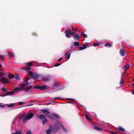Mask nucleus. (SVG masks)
Masks as SVG:
<instances>
[{"label": "nucleus", "mask_w": 134, "mask_h": 134, "mask_svg": "<svg viewBox=\"0 0 134 134\" xmlns=\"http://www.w3.org/2000/svg\"><path fill=\"white\" fill-rule=\"evenodd\" d=\"M33 116L32 113H30L26 116V114L25 113L23 114L19 119V121L23 119V121L24 123H26L27 121L31 119Z\"/></svg>", "instance_id": "1"}, {"label": "nucleus", "mask_w": 134, "mask_h": 134, "mask_svg": "<svg viewBox=\"0 0 134 134\" xmlns=\"http://www.w3.org/2000/svg\"><path fill=\"white\" fill-rule=\"evenodd\" d=\"M28 64V67H24L22 68V69L25 70L28 74L30 75L31 77H32L33 75V72L32 71H29V70L31 69V66L32 65V64L30 62H29Z\"/></svg>", "instance_id": "2"}, {"label": "nucleus", "mask_w": 134, "mask_h": 134, "mask_svg": "<svg viewBox=\"0 0 134 134\" xmlns=\"http://www.w3.org/2000/svg\"><path fill=\"white\" fill-rule=\"evenodd\" d=\"M74 30L75 31H73L72 29H69L66 30L64 33L65 34V35L66 37L70 38V35H74L75 32L77 31L76 29H75Z\"/></svg>", "instance_id": "3"}, {"label": "nucleus", "mask_w": 134, "mask_h": 134, "mask_svg": "<svg viewBox=\"0 0 134 134\" xmlns=\"http://www.w3.org/2000/svg\"><path fill=\"white\" fill-rule=\"evenodd\" d=\"M29 78H27L26 81V83H23L21 85V87H15L14 88V90L17 91L19 90L20 91H22L23 90L24 88L26 86L29 85V83L28 81L29 80Z\"/></svg>", "instance_id": "4"}, {"label": "nucleus", "mask_w": 134, "mask_h": 134, "mask_svg": "<svg viewBox=\"0 0 134 134\" xmlns=\"http://www.w3.org/2000/svg\"><path fill=\"white\" fill-rule=\"evenodd\" d=\"M41 111L43 112V114L46 115L48 118L51 119L52 116L50 113L49 112L47 109H42Z\"/></svg>", "instance_id": "5"}, {"label": "nucleus", "mask_w": 134, "mask_h": 134, "mask_svg": "<svg viewBox=\"0 0 134 134\" xmlns=\"http://www.w3.org/2000/svg\"><path fill=\"white\" fill-rule=\"evenodd\" d=\"M72 51V49H70L65 53L64 55L65 58L66 59L68 60L70 59Z\"/></svg>", "instance_id": "6"}, {"label": "nucleus", "mask_w": 134, "mask_h": 134, "mask_svg": "<svg viewBox=\"0 0 134 134\" xmlns=\"http://www.w3.org/2000/svg\"><path fill=\"white\" fill-rule=\"evenodd\" d=\"M50 127L51 129H52V133H56L58 131L59 129V127L56 125V124H54V126Z\"/></svg>", "instance_id": "7"}, {"label": "nucleus", "mask_w": 134, "mask_h": 134, "mask_svg": "<svg viewBox=\"0 0 134 134\" xmlns=\"http://www.w3.org/2000/svg\"><path fill=\"white\" fill-rule=\"evenodd\" d=\"M50 76L48 75L46 76H42L41 78L42 80L44 81H49L50 79Z\"/></svg>", "instance_id": "8"}, {"label": "nucleus", "mask_w": 134, "mask_h": 134, "mask_svg": "<svg viewBox=\"0 0 134 134\" xmlns=\"http://www.w3.org/2000/svg\"><path fill=\"white\" fill-rule=\"evenodd\" d=\"M1 80L2 83L3 84H7L9 82V80L4 77L1 78Z\"/></svg>", "instance_id": "9"}, {"label": "nucleus", "mask_w": 134, "mask_h": 134, "mask_svg": "<svg viewBox=\"0 0 134 134\" xmlns=\"http://www.w3.org/2000/svg\"><path fill=\"white\" fill-rule=\"evenodd\" d=\"M40 76V75L37 73H34V75H33L32 77V79L34 80L37 79L39 78Z\"/></svg>", "instance_id": "10"}, {"label": "nucleus", "mask_w": 134, "mask_h": 134, "mask_svg": "<svg viewBox=\"0 0 134 134\" xmlns=\"http://www.w3.org/2000/svg\"><path fill=\"white\" fill-rule=\"evenodd\" d=\"M49 87L48 86L46 85H44L42 86H41L40 90L42 91H43L46 89H48Z\"/></svg>", "instance_id": "11"}, {"label": "nucleus", "mask_w": 134, "mask_h": 134, "mask_svg": "<svg viewBox=\"0 0 134 134\" xmlns=\"http://www.w3.org/2000/svg\"><path fill=\"white\" fill-rule=\"evenodd\" d=\"M55 124H56V125L58 127L59 126L62 127V126H63L62 122L59 120L57 121Z\"/></svg>", "instance_id": "12"}, {"label": "nucleus", "mask_w": 134, "mask_h": 134, "mask_svg": "<svg viewBox=\"0 0 134 134\" xmlns=\"http://www.w3.org/2000/svg\"><path fill=\"white\" fill-rule=\"evenodd\" d=\"M73 37L75 40H78L80 38V36L78 34H75L73 36Z\"/></svg>", "instance_id": "13"}, {"label": "nucleus", "mask_w": 134, "mask_h": 134, "mask_svg": "<svg viewBox=\"0 0 134 134\" xmlns=\"http://www.w3.org/2000/svg\"><path fill=\"white\" fill-rule=\"evenodd\" d=\"M46 133L47 134H50L51 133H52V129H51V127H49V128L47 129L46 131Z\"/></svg>", "instance_id": "14"}, {"label": "nucleus", "mask_w": 134, "mask_h": 134, "mask_svg": "<svg viewBox=\"0 0 134 134\" xmlns=\"http://www.w3.org/2000/svg\"><path fill=\"white\" fill-rule=\"evenodd\" d=\"M37 117L39 119L41 120L44 119L46 118L44 115H37Z\"/></svg>", "instance_id": "15"}, {"label": "nucleus", "mask_w": 134, "mask_h": 134, "mask_svg": "<svg viewBox=\"0 0 134 134\" xmlns=\"http://www.w3.org/2000/svg\"><path fill=\"white\" fill-rule=\"evenodd\" d=\"M32 87V86H29L28 87H26L25 90L24 91L25 92H27L28 91L31 89Z\"/></svg>", "instance_id": "16"}, {"label": "nucleus", "mask_w": 134, "mask_h": 134, "mask_svg": "<svg viewBox=\"0 0 134 134\" xmlns=\"http://www.w3.org/2000/svg\"><path fill=\"white\" fill-rule=\"evenodd\" d=\"M124 51L122 49H121L120 50V53L122 56H123L124 55Z\"/></svg>", "instance_id": "17"}, {"label": "nucleus", "mask_w": 134, "mask_h": 134, "mask_svg": "<svg viewBox=\"0 0 134 134\" xmlns=\"http://www.w3.org/2000/svg\"><path fill=\"white\" fill-rule=\"evenodd\" d=\"M118 129L119 131L121 132H123L125 131V129L121 127H118Z\"/></svg>", "instance_id": "18"}, {"label": "nucleus", "mask_w": 134, "mask_h": 134, "mask_svg": "<svg viewBox=\"0 0 134 134\" xmlns=\"http://www.w3.org/2000/svg\"><path fill=\"white\" fill-rule=\"evenodd\" d=\"M85 117L86 119L87 120H89L91 121L92 120V119H91L87 115H85Z\"/></svg>", "instance_id": "19"}, {"label": "nucleus", "mask_w": 134, "mask_h": 134, "mask_svg": "<svg viewBox=\"0 0 134 134\" xmlns=\"http://www.w3.org/2000/svg\"><path fill=\"white\" fill-rule=\"evenodd\" d=\"M52 115L56 118H59L58 115L56 113L53 114H52Z\"/></svg>", "instance_id": "20"}, {"label": "nucleus", "mask_w": 134, "mask_h": 134, "mask_svg": "<svg viewBox=\"0 0 134 134\" xmlns=\"http://www.w3.org/2000/svg\"><path fill=\"white\" fill-rule=\"evenodd\" d=\"M73 45H74L76 47V46H78L79 45V44L78 42H75L74 43Z\"/></svg>", "instance_id": "21"}, {"label": "nucleus", "mask_w": 134, "mask_h": 134, "mask_svg": "<svg viewBox=\"0 0 134 134\" xmlns=\"http://www.w3.org/2000/svg\"><path fill=\"white\" fill-rule=\"evenodd\" d=\"M14 92H8L6 93L7 96L8 95H13L14 93Z\"/></svg>", "instance_id": "22"}, {"label": "nucleus", "mask_w": 134, "mask_h": 134, "mask_svg": "<svg viewBox=\"0 0 134 134\" xmlns=\"http://www.w3.org/2000/svg\"><path fill=\"white\" fill-rule=\"evenodd\" d=\"M54 100L52 101V102H54L55 100H61L62 99V98L60 97H57L54 98Z\"/></svg>", "instance_id": "23"}, {"label": "nucleus", "mask_w": 134, "mask_h": 134, "mask_svg": "<svg viewBox=\"0 0 134 134\" xmlns=\"http://www.w3.org/2000/svg\"><path fill=\"white\" fill-rule=\"evenodd\" d=\"M8 77L9 78L12 79L14 77V76L12 74H11L8 75Z\"/></svg>", "instance_id": "24"}, {"label": "nucleus", "mask_w": 134, "mask_h": 134, "mask_svg": "<svg viewBox=\"0 0 134 134\" xmlns=\"http://www.w3.org/2000/svg\"><path fill=\"white\" fill-rule=\"evenodd\" d=\"M111 44L110 43H106L105 44V46H108L109 47H110L111 46Z\"/></svg>", "instance_id": "25"}, {"label": "nucleus", "mask_w": 134, "mask_h": 134, "mask_svg": "<svg viewBox=\"0 0 134 134\" xmlns=\"http://www.w3.org/2000/svg\"><path fill=\"white\" fill-rule=\"evenodd\" d=\"M130 65H126L124 67V69L125 70H126L128 69Z\"/></svg>", "instance_id": "26"}, {"label": "nucleus", "mask_w": 134, "mask_h": 134, "mask_svg": "<svg viewBox=\"0 0 134 134\" xmlns=\"http://www.w3.org/2000/svg\"><path fill=\"white\" fill-rule=\"evenodd\" d=\"M63 130L65 132H68V130L66 129V128L63 126H62V127H61Z\"/></svg>", "instance_id": "27"}, {"label": "nucleus", "mask_w": 134, "mask_h": 134, "mask_svg": "<svg viewBox=\"0 0 134 134\" xmlns=\"http://www.w3.org/2000/svg\"><path fill=\"white\" fill-rule=\"evenodd\" d=\"M47 121V120L46 119V118L44 119L42 121V123L43 125L45 124V123Z\"/></svg>", "instance_id": "28"}, {"label": "nucleus", "mask_w": 134, "mask_h": 134, "mask_svg": "<svg viewBox=\"0 0 134 134\" xmlns=\"http://www.w3.org/2000/svg\"><path fill=\"white\" fill-rule=\"evenodd\" d=\"M8 54L10 56V57H14V55L12 53H11L10 52H9L8 53Z\"/></svg>", "instance_id": "29"}, {"label": "nucleus", "mask_w": 134, "mask_h": 134, "mask_svg": "<svg viewBox=\"0 0 134 134\" xmlns=\"http://www.w3.org/2000/svg\"><path fill=\"white\" fill-rule=\"evenodd\" d=\"M21 132L19 130L16 133H13L12 134H21Z\"/></svg>", "instance_id": "30"}, {"label": "nucleus", "mask_w": 134, "mask_h": 134, "mask_svg": "<svg viewBox=\"0 0 134 134\" xmlns=\"http://www.w3.org/2000/svg\"><path fill=\"white\" fill-rule=\"evenodd\" d=\"M15 79L18 80H20V77H19V75H16L15 76Z\"/></svg>", "instance_id": "31"}, {"label": "nucleus", "mask_w": 134, "mask_h": 134, "mask_svg": "<svg viewBox=\"0 0 134 134\" xmlns=\"http://www.w3.org/2000/svg\"><path fill=\"white\" fill-rule=\"evenodd\" d=\"M94 128L96 129V130H99V131H101V130H102V129L101 128H99L97 127H94Z\"/></svg>", "instance_id": "32"}, {"label": "nucleus", "mask_w": 134, "mask_h": 134, "mask_svg": "<svg viewBox=\"0 0 134 134\" xmlns=\"http://www.w3.org/2000/svg\"><path fill=\"white\" fill-rule=\"evenodd\" d=\"M14 106L13 103H11L10 104H8L7 105V106L8 107H12Z\"/></svg>", "instance_id": "33"}, {"label": "nucleus", "mask_w": 134, "mask_h": 134, "mask_svg": "<svg viewBox=\"0 0 134 134\" xmlns=\"http://www.w3.org/2000/svg\"><path fill=\"white\" fill-rule=\"evenodd\" d=\"M41 86H35L34 87V88L35 89H38L40 90Z\"/></svg>", "instance_id": "34"}, {"label": "nucleus", "mask_w": 134, "mask_h": 134, "mask_svg": "<svg viewBox=\"0 0 134 134\" xmlns=\"http://www.w3.org/2000/svg\"><path fill=\"white\" fill-rule=\"evenodd\" d=\"M76 103V102L75 100H73L72 101H70L68 102V103Z\"/></svg>", "instance_id": "35"}, {"label": "nucleus", "mask_w": 134, "mask_h": 134, "mask_svg": "<svg viewBox=\"0 0 134 134\" xmlns=\"http://www.w3.org/2000/svg\"><path fill=\"white\" fill-rule=\"evenodd\" d=\"M99 44V43H93V46L94 47H96Z\"/></svg>", "instance_id": "36"}, {"label": "nucleus", "mask_w": 134, "mask_h": 134, "mask_svg": "<svg viewBox=\"0 0 134 134\" xmlns=\"http://www.w3.org/2000/svg\"><path fill=\"white\" fill-rule=\"evenodd\" d=\"M4 107V105L2 103H0V107L3 108Z\"/></svg>", "instance_id": "37"}, {"label": "nucleus", "mask_w": 134, "mask_h": 134, "mask_svg": "<svg viewBox=\"0 0 134 134\" xmlns=\"http://www.w3.org/2000/svg\"><path fill=\"white\" fill-rule=\"evenodd\" d=\"M1 90L3 92L7 91V90L3 87L1 88Z\"/></svg>", "instance_id": "38"}, {"label": "nucleus", "mask_w": 134, "mask_h": 134, "mask_svg": "<svg viewBox=\"0 0 134 134\" xmlns=\"http://www.w3.org/2000/svg\"><path fill=\"white\" fill-rule=\"evenodd\" d=\"M81 35L83 36L85 38H86L87 37V36L85 34H81Z\"/></svg>", "instance_id": "39"}, {"label": "nucleus", "mask_w": 134, "mask_h": 134, "mask_svg": "<svg viewBox=\"0 0 134 134\" xmlns=\"http://www.w3.org/2000/svg\"><path fill=\"white\" fill-rule=\"evenodd\" d=\"M124 83V81L122 79H121V81L120 82V84L121 85L122 84Z\"/></svg>", "instance_id": "40"}, {"label": "nucleus", "mask_w": 134, "mask_h": 134, "mask_svg": "<svg viewBox=\"0 0 134 134\" xmlns=\"http://www.w3.org/2000/svg\"><path fill=\"white\" fill-rule=\"evenodd\" d=\"M14 123H13V124L11 127H12L11 130L12 131H13V130L14 129H15V128H14Z\"/></svg>", "instance_id": "41"}, {"label": "nucleus", "mask_w": 134, "mask_h": 134, "mask_svg": "<svg viewBox=\"0 0 134 134\" xmlns=\"http://www.w3.org/2000/svg\"><path fill=\"white\" fill-rule=\"evenodd\" d=\"M4 75V74L0 71V77H1Z\"/></svg>", "instance_id": "42"}, {"label": "nucleus", "mask_w": 134, "mask_h": 134, "mask_svg": "<svg viewBox=\"0 0 134 134\" xmlns=\"http://www.w3.org/2000/svg\"><path fill=\"white\" fill-rule=\"evenodd\" d=\"M61 64L60 63L56 64H55L54 66H58L61 65Z\"/></svg>", "instance_id": "43"}, {"label": "nucleus", "mask_w": 134, "mask_h": 134, "mask_svg": "<svg viewBox=\"0 0 134 134\" xmlns=\"http://www.w3.org/2000/svg\"><path fill=\"white\" fill-rule=\"evenodd\" d=\"M26 134H32L30 130H28L27 131Z\"/></svg>", "instance_id": "44"}, {"label": "nucleus", "mask_w": 134, "mask_h": 134, "mask_svg": "<svg viewBox=\"0 0 134 134\" xmlns=\"http://www.w3.org/2000/svg\"><path fill=\"white\" fill-rule=\"evenodd\" d=\"M53 85L54 87L57 86L58 85V83H54Z\"/></svg>", "instance_id": "45"}, {"label": "nucleus", "mask_w": 134, "mask_h": 134, "mask_svg": "<svg viewBox=\"0 0 134 134\" xmlns=\"http://www.w3.org/2000/svg\"><path fill=\"white\" fill-rule=\"evenodd\" d=\"M63 59V58H59V59H58L57 61L58 62H59L61 60Z\"/></svg>", "instance_id": "46"}, {"label": "nucleus", "mask_w": 134, "mask_h": 134, "mask_svg": "<svg viewBox=\"0 0 134 134\" xmlns=\"http://www.w3.org/2000/svg\"><path fill=\"white\" fill-rule=\"evenodd\" d=\"M110 133L111 134H117V133L116 132H113V131H111L110 132Z\"/></svg>", "instance_id": "47"}, {"label": "nucleus", "mask_w": 134, "mask_h": 134, "mask_svg": "<svg viewBox=\"0 0 134 134\" xmlns=\"http://www.w3.org/2000/svg\"><path fill=\"white\" fill-rule=\"evenodd\" d=\"M82 46L83 48H84V49H85L87 47V46H85V45H83Z\"/></svg>", "instance_id": "48"}, {"label": "nucleus", "mask_w": 134, "mask_h": 134, "mask_svg": "<svg viewBox=\"0 0 134 134\" xmlns=\"http://www.w3.org/2000/svg\"><path fill=\"white\" fill-rule=\"evenodd\" d=\"M79 49V50H82L84 49L83 47H80Z\"/></svg>", "instance_id": "49"}, {"label": "nucleus", "mask_w": 134, "mask_h": 134, "mask_svg": "<svg viewBox=\"0 0 134 134\" xmlns=\"http://www.w3.org/2000/svg\"><path fill=\"white\" fill-rule=\"evenodd\" d=\"M7 96L6 94H5L2 95H1V97H5V96Z\"/></svg>", "instance_id": "50"}, {"label": "nucleus", "mask_w": 134, "mask_h": 134, "mask_svg": "<svg viewBox=\"0 0 134 134\" xmlns=\"http://www.w3.org/2000/svg\"><path fill=\"white\" fill-rule=\"evenodd\" d=\"M82 107L85 110H86V107H85V106H83V105H82Z\"/></svg>", "instance_id": "51"}, {"label": "nucleus", "mask_w": 134, "mask_h": 134, "mask_svg": "<svg viewBox=\"0 0 134 134\" xmlns=\"http://www.w3.org/2000/svg\"><path fill=\"white\" fill-rule=\"evenodd\" d=\"M19 107H13V109H17V108H19Z\"/></svg>", "instance_id": "52"}, {"label": "nucleus", "mask_w": 134, "mask_h": 134, "mask_svg": "<svg viewBox=\"0 0 134 134\" xmlns=\"http://www.w3.org/2000/svg\"><path fill=\"white\" fill-rule=\"evenodd\" d=\"M19 104L20 105H21L23 103L22 102H19Z\"/></svg>", "instance_id": "53"}, {"label": "nucleus", "mask_w": 134, "mask_h": 134, "mask_svg": "<svg viewBox=\"0 0 134 134\" xmlns=\"http://www.w3.org/2000/svg\"><path fill=\"white\" fill-rule=\"evenodd\" d=\"M132 92L133 94H134V90H132Z\"/></svg>", "instance_id": "54"}, {"label": "nucleus", "mask_w": 134, "mask_h": 134, "mask_svg": "<svg viewBox=\"0 0 134 134\" xmlns=\"http://www.w3.org/2000/svg\"><path fill=\"white\" fill-rule=\"evenodd\" d=\"M52 103V102H51V103H50L47 104H46L47 105H49L50 104H51Z\"/></svg>", "instance_id": "55"}, {"label": "nucleus", "mask_w": 134, "mask_h": 134, "mask_svg": "<svg viewBox=\"0 0 134 134\" xmlns=\"http://www.w3.org/2000/svg\"><path fill=\"white\" fill-rule=\"evenodd\" d=\"M93 114L95 116H96V115L94 113Z\"/></svg>", "instance_id": "56"}, {"label": "nucleus", "mask_w": 134, "mask_h": 134, "mask_svg": "<svg viewBox=\"0 0 134 134\" xmlns=\"http://www.w3.org/2000/svg\"><path fill=\"white\" fill-rule=\"evenodd\" d=\"M35 34L34 33H33V34H33V35H34V36H35Z\"/></svg>", "instance_id": "57"}, {"label": "nucleus", "mask_w": 134, "mask_h": 134, "mask_svg": "<svg viewBox=\"0 0 134 134\" xmlns=\"http://www.w3.org/2000/svg\"><path fill=\"white\" fill-rule=\"evenodd\" d=\"M2 66V65L1 64H0V67H1Z\"/></svg>", "instance_id": "58"}, {"label": "nucleus", "mask_w": 134, "mask_h": 134, "mask_svg": "<svg viewBox=\"0 0 134 134\" xmlns=\"http://www.w3.org/2000/svg\"><path fill=\"white\" fill-rule=\"evenodd\" d=\"M132 85L133 86H134V83L132 84Z\"/></svg>", "instance_id": "59"}, {"label": "nucleus", "mask_w": 134, "mask_h": 134, "mask_svg": "<svg viewBox=\"0 0 134 134\" xmlns=\"http://www.w3.org/2000/svg\"><path fill=\"white\" fill-rule=\"evenodd\" d=\"M69 100H70V99H71V98H69Z\"/></svg>", "instance_id": "60"}, {"label": "nucleus", "mask_w": 134, "mask_h": 134, "mask_svg": "<svg viewBox=\"0 0 134 134\" xmlns=\"http://www.w3.org/2000/svg\"><path fill=\"white\" fill-rule=\"evenodd\" d=\"M24 134V133H23V134Z\"/></svg>", "instance_id": "61"}]
</instances>
